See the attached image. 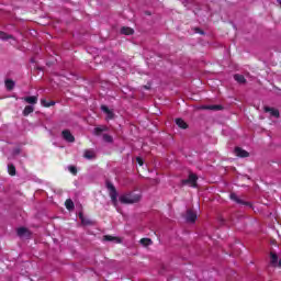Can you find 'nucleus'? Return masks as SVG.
Instances as JSON below:
<instances>
[{"instance_id":"obj_1","label":"nucleus","mask_w":281,"mask_h":281,"mask_svg":"<svg viewBox=\"0 0 281 281\" xmlns=\"http://www.w3.org/2000/svg\"><path fill=\"white\" fill-rule=\"evenodd\" d=\"M120 203L123 205H133L135 203H139L142 201V195L135 192H127L119 198Z\"/></svg>"},{"instance_id":"obj_2","label":"nucleus","mask_w":281,"mask_h":281,"mask_svg":"<svg viewBox=\"0 0 281 281\" xmlns=\"http://www.w3.org/2000/svg\"><path fill=\"white\" fill-rule=\"evenodd\" d=\"M105 188L109 191L112 205H114V207H117V189H115V186L113 184V182L109 180H106L105 182Z\"/></svg>"},{"instance_id":"obj_3","label":"nucleus","mask_w":281,"mask_h":281,"mask_svg":"<svg viewBox=\"0 0 281 281\" xmlns=\"http://www.w3.org/2000/svg\"><path fill=\"white\" fill-rule=\"evenodd\" d=\"M199 177L195 173H189L188 179L181 180V186H190L191 188H198Z\"/></svg>"},{"instance_id":"obj_4","label":"nucleus","mask_w":281,"mask_h":281,"mask_svg":"<svg viewBox=\"0 0 281 281\" xmlns=\"http://www.w3.org/2000/svg\"><path fill=\"white\" fill-rule=\"evenodd\" d=\"M229 199H231V201H234L238 205H246V207H251V203L238 198V195L236 193H231Z\"/></svg>"},{"instance_id":"obj_5","label":"nucleus","mask_w":281,"mask_h":281,"mask_svg":"<svg viewBox=\"0 0 281 281\" xmlns=\"http://www.w3.org/2000/svg\"><path fill=\"white\" fill-rule=\"evenodd\" d=\"M186 221L187 223H196V212L191 209L187 210Z\"/></svg>"},{"instance_id":"obj_6","label":"nucleus","mask_w":281,"mask_h":281,"mask_svg":"<svg viewBox=\"0 0 281 281\" xmlns=\"http://www.w3.org/2000/svg\"><path fill=\"white\" fill-rule=\"evenodd\" d=\"M61 137H64V139L66 142H69L70 144H74V142H76V137L71 135V132L69 130H64L61 132Z\"/></svg>"},{"instance_id":"obj_7","label":"nucleus","mask_w":281,"mask_h":281,"mask_svg":"<svg viewBox=\"0 0 281 281\" xmlns=\"http://www.w3.org/2000/svg\"><path fill=\"white\" fill-rule=\"evenodd\" d=\"M234 153H235L236 157H240L241 159L249 157L248 151L240 147H236Z\"/></svg>"},{"instance_id":"obj_8","label":"nucleus","mask_w":281,"mask_h":281,"mask_svg":"<svg viewBox=\"0 0 281 281\" xmlns=\"http://www.w3.org/2000/svg\"><path fill=\"white\" fill-rule=\"evenodd\" d=\"M263 111H265V113H270V115L272 117H280V111H278V110H276L273 108L265 106Z\"/></svg>"},{"instance_id":"obj_9","label":"nucleus","mask_w":281,"mask_h":281,"mask_svg":"<svg viewBox=\"0 0 281 281\" xmlns=\"http://www.w3.org/2000/svg\"><path fill=\"white\" fill-rule=\"evenodd\" d=\"M106 131H109V127L106 125H102L93 130V135H95L97 137H100V135H102L103 133H106Z\"/></svg>"},{"instance_id":"obj_10","label":"nucleus","mask_w":281,"mask_h":281,"mask_svg":"<svg viewBox=\"0 0 281 281\" xmlns=\"http://www.w3.org/2000/svg\"><path fill=\"white\" fill-rule=\"evenodd\" d=\"M121 34H124L125 36H133V34H135V30H133L128 26H123L121 29Z\"/></svg>"},{"instance_id":"obj_11","label":"nucleus","mask_w":281,"mask_h":281,"mask_svg":"<svg viewBox=\"0 0 281 281\" xmlns=\"http://www.w3.org/2000/svg\"><path fill=\"white\" fill-rule=\"evenodd\" d=\"M203 109L206 111H223V105L215 104V105H204Z\"/></svg>"},{"instance_id":"obj_12","label":"nucleus","mask_w":281,"mask_h":281,"mask_svg":"<svg viewBox=\"0 0 281 281\" xmlns=\"http://www.w3.org/2000/svg\"><path fill=\"white\" fill-rule=\"evenodd\" d=\"M16 234L22 238V236H30V231L25 227H20L18 228Z\"/></svg>"},{"instance_id":"obj_13","label":"nucleus","mask_w":281,"mask_h":281,"mask_svg":"<svg viewBox=\"0 0 281 281\" xmlns=\"http://www.w3.org/2000/svg\"><path fill=\"white\" fill-rule=\"evenodd\" d=\"M24 102H27V104H36L38 102V97L36 95L25 97Z\"/></svg>"},{"instance_id":"obj_14","label":"nucleus","mask_w":281,"mask_h":281,"mask_svg":"<svg viewBox=\"0 0 281 281\" xmlns=\"http://www.w3.org/2000/svg\"><path fill=\"white\" fill-rule=\"evenodd\" d=\"M176 124L179 128H182L183 131H186V128H188V124L183 121V119H176Z\"/></svg>"},{"instance_id":"obj_15","label":"nucleus","mask_w":281,"mask_h":281,"mask_svg":"<svg viewBox=\"0 0 281 281\" xmlns=\"http://www.w3.org/2000/svg\"><path fill=\"white\" fill-rule=\"evenodd\" d=\"M234 80H236V82H238L239 85H245V82H247L245 76L238 74L234 75Z\"/></svg>"},{"instance_id":"obj_16","label":"nucleus","mask_w":281,"mask_h":281,"mask_svg":"<svg viewBox=\"0 0 281 281\" xmlns=\"http://www.w3.org/2000/svg\"><path fill=\"white\" fill-rule=\"evenodd\" d=\"M10 38L14 40V36L3 32V31H0V41H10Z\"/></svg>"},{"instance_id":"obj_17","label":"nucleus","mask_w":281,"mask_h":281,"mask_svg":"<svg viewBox=\"0 0 281 281\" xmlns=\"http://www.w3.org/2000/svg\"><path fill=\"white\" fill-rule=\"evenodd\" d=\"M4 85H5V88H7V90L8 91H12V89H14V80H12V79H7L5 81H4Z\"/></svg>"},{"instance_id":"obj_18","label":"nucleus","mask_w":281,"mask_h":281,"mask_svg":"<svg viewBox=\"0 0 281 281\" xmlns=\"http://www.w3.org/2000/svg\"><path fill=\"white\" fill-rule=\"evenodd\" d=\"M30 113H34V106L32 105H26L23 110V115L24 117H27V115H30Z\"/></svg>"},{"instance_id":"obj_19","label":"nucleus","mask_w":281,"mask_h":281,"mask_svg":"<svg viewBox=\"0 0 281 281\" xmlns=\"http://www.w3.org/2000/svg\"><path fill=\"white\" fill-rule=\"evenodd\" d=\"M103 240L106 243H113V240H116V243H120V238L111 235L103 236Z\"/></svg>"},{"instance_id":"obj_20","label":"nucleus","mask_w":281,"mask_h":281,"mask_svg":"<svg viewBox=\"0 0 281 281\" xmlns=\"http://www.w3.org/2000/svg\"><path fill=\"white\" fill-rule=\"evenodd\" d=\"M140 245H143V247H150V245H153V239H150V238H142L140 239Z\"/></svg>"},{"instance_id":"obj_21","label":"nucleus","mask_w":281,"mask_h":281,"mask_svg":"<svg viewBox=\"0 0 281 281\" xmlns=\"http://www.w3.org/2000/svg\"><path fill=\"white\" fill-rule=\"evenodd\" d=\"M41 102L46 109H49V106H54L56 104L55 101H47L45 99H42Z\"/></svg>"},{"instance_id":"obj_22","label":"nucleus","mask_w":281,"mask_h":281,"mask_svg":"<svg viewBox=\"0 0 281 281\" xmlns=\"http://www.w3.org/2000/svg\"><path fill=\"white\" fill-rule=\"evenodd\" d=\"M8 172L11 177L16 176V167L14 165H8Z\"/></svg>"},{"instance_id":"obj_23","label":"nucleus","mask_w":281,"mask_h":281,"mask_svg":"<svg viewBox=\"0 0 281 281\" xmlns=\"http://www.w3.org/2000/svg\"><path fill=\"white\" fill-rule=\"evenodd\" d=\"M65 205H66V210H69V211L74 210L75 207L74 201L71 199L66 200Z\"/></svg>"},{"instance_id":"obj_24","label":"nucleus","mask_w":281,"mask_h":281,"mask_svg":"<svg viewBox=\"0 0 281 281\" xmlns=\"http://www.w3.org/2000/svg\"><path fill=\"white\" fill-rule=\"evenodd\" d=\"M103 142H105L106 144H113V136L109 134H103Z\"/></svg>"},{"instance_id":"obj_25","label":"nucleus","mask_w":281,"mask_h":281,"mask_svg":"<svg viewBox=\"0 0 281 281\" xmlns=\"http://www.w3.org/2000/svg\"><path fill=\"white\" fill-rule=\"evenodd\" d=\"M83 157L86 159H93V157H95V155L91 150H86Z\"/></svg>"},{"instance_id":"obj_26","label":"nucleus","mask_w":281,"mask_h":281,"mask_svg":"<svg viewBox=\"0 0 281 281\" xmlns=\"http://www.w3.org/2000/svg\"><path fill=\"white\" fill-rule=\"evenodd\" d=\"M270 258H271V263L272 265H278V255L271 252Z\"/></svg>"},{"instance_id":"obj_27","label":"nucleus","mask_w":281,"mask_h":281,"mask_svg":"<svg viewBox=\"0 0 281 281\" xmlns=\"http://www.w3.org/2000/svg\"><path fill=\"white\" fill-rule=\"evenodd\" d=\"M68 170L74 176L78 175V168H76V166H69Z\"/></svg>"},{"instance_id":"obj_28","label":"nucleus","mask_w":281,"mask_h":281,"mask_svg":"<svg viewBox=\"0 0 281 281\" xmlns=\"http://www.w3.org/2000/svg\"><path fill=\"white\" fill-rule=\"evenodd\" d=\"M101 111H103V113L108 114L109 111H111V110L106 105H101Z\"/></svg>"},{"instance_id":"obj_29","label":"nucleus","mask_w":281,"mask_h":281,"mask_svg":"<svg viewBox=\"0 0 281 281\" xmlns=\"http://www.w3.org/2000/svg\"><path fill=\"white\" fill-rule=\"evenodd\" d=\"M136 161L139 166H144V159L142 157H136Z\"/></svg>"},{"instance_id":"obj_30","label":"nucleus","mask_w":281,"mask_h":281,"mask_svg":"<svg viewBox=\"0 0 281 281\" xmlns=\"http://www.w3.org/2000/svg\"><path fill=\"white\" fill-rule=\"evenodd\" d=\"M106 115H108L109 120H113V117H114L113 111H111V110L106 113Z\"/></svg>"},{"instance_id":"obj_31","label":"nucleus","mask_w":281,"mask_h":281,"mask_svg":"<svg viewBox=\"0 0 281 281\" xmlns=\"http://www.w3.org/2000/svg\"><path fill=\"white\" fill-rule=\"evenodd\" d=\"M195 32H196V34H202V35L205 34V32H203V30H201L199 27L195 29Z\"/></svg>"},{"instance_id":"obj_32","label":"nucleus","mask_w":281,"mask_h":281,"mask_svg":"<svg viewBox=\"0 0 281 281\" xmlns=\"http://www.w3.org/2000/svg\"><path fill=\"white\" fill-rule=\"evenodd\" d=\"M79 218H80L81 223H85V215L82 213H79Z\"/></svg>"},{"instance_id":"obj_33","label":"nucleus","mask_w":281,"mask_h":281,"mask_svg":"<svg viewBox=\"0 0 281 281\" xmlns=\"http://www.w3.org/2000/svg\"><path fill=\"white\" fill-rule=\"evenodd\" d=\"M143 89H145L146 91H150V85L143 86Z\"/></svg>"},{"instance_id":"obj_34","label":"nucleus","mask_w":281,"mask_h":281,"mask_svg":"<svg viewBox=\"0 0 281 281\" xmlns=\"http://www.w3.org/2000/svg\"><path fill=\"white\" fill-rule=\"evenodd\" d=\"M278 2H279V5L281 7V0H278Z\"/></svg>"}]
</instances>
